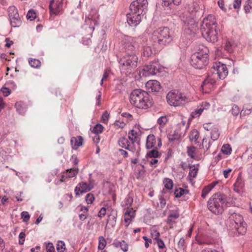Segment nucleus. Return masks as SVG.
Segmentation results:
<instances>
[{
    "mask_svg": "<svg viewBox=\"0 0 252 252\" xmlns=\"http://www.w3.org/2000/svg\"><path fill=\"white\" fill-rule=\"evenodd\" d=\"M200 31L202 36L207 41L215 43L218 40L219 30L217 29V22L214 15H209L203 19Z\"/></svg>",
    "mask_w": 252,
    "mask_h": 252,
    "instance_id": "1",
    "label": "nucleus"
},
{
    "mask_svg": "<svg viewBox=\"0 0 252 252\" xmlns=\"http://www.w3.org/2000/svg\"><path fill=\"white\" fill-rule=\"evenodd\" d=\"M214 78L208 76L202 82L201 87L205 93H208V90H210L216 83L214 79L217 77L220 79H224L228 75V71L225 64L220 62L215 63L212 67Z\"/></svg>",
    "mask_w": 252,
    "mask_h": 252,
    "instance_id": "2",
    "label": "nucleus"
},
{
    "mask_svg": "<svg viewBox=\"0 0 252 252\" xmlns=\"http://www.w3.org/2000/svg\"><path fill=\"white\" fill-rule=\"evenodd\" d=\"M129 101L134 107L147 109L153 105L152 98L146 91L141 89L132 91L129 96Z\"/></svg>",
    "mask_w": 252,
    "mask_h": 252,
    "instance_id": "3",
    "label": "nucleus"
},
{
    "mask_svg": "<svg viewBox=\"0 0 252 252\" xmlns=\"http://www.w3.org/2000/svg\"><path fill=\"white\" fill-rule=\"evenodd\" d=\"M228 201L224 194H213L208 201V209L214 214H220L226 208Z\"/></svg>",
    "mask_w": 252,
    "mask_h": 252,
    "instance_id": "4",
    "label": "nucleus"
},
{
    "mask_svg": "<svg viewBox=\"0 0 252 252\" xmlns=\"http://www.w3.org/2000/svg\"><path fill=\"white\" fill-rule=\"evenodd\" d=\"M173 39V32L167 27L159 28L155 31L151 39L155 45H166L170 43Z\"/></svg>",
    "mask_w": 252,
    "mask_h": 252,
    "instance_id": "5",
    "label": "nucleus"
},
{
    "mask_svg": "<svg viewBox=\"0 0 252 252\" xmlns=\"http://www.w3.org/2000/svg\"><path fill=\"white\" fill-rule=\"evenodd\" d=\"M227 225L230 229H235L239 234L245 232L246 224L243 222V217L239 214H231L227 220Z\"/></svg>",
    "mask_w": 252,
    "mask_h": 252,
    "instance_id": "6",
    "label": "nucleus"
},
{
    "mask_svg": "<svg viewBox=\"0 0 252 252\" xmlns=\"http://www.w3.org/2000/svg\"><path fill=\"white\" fill-rule=\"evenodd\" d=\"M137 57L134 54L127 53V55L119 60L121 70H131L135 68L137 65Z\"/></svg>",
    "mask_w": 252,
    "mask_h": 252,
    "instance_id": "7",
    "label": "nucleus"
},
{
    "mask_svg": "<svg viewBox=\"0 0 252 252\" xmlns=\"http://www.w3.org/2000/svg\"><path fill=\"white\" fill-rule=\"evenodd\" d=\"M166 99L169 104L177 107L184 105L186 102L187 97L181 93L174 90L167 94Z\"/></svg>",
    "mask_w": 252,
    "mask_h": 252,
    "instance_id": "8",
    "label": "nucleus"
},
{
    "mask_svg": "<svg viewBox=\"0 0 252 252\" xmlns=\"http://www.w3.org/2000/svg\"><path fill=\"white\" fill-rule=\"evenodd\" d=\"M90 16L86 19L83 28L87 31L88 33L92 34L95 25L98 24L97 19L98 18L99 15L97 14L96 10L92 9Z\"/></svg>",
    "mask_w": 252,
    "mask_h": 252,
    "instance_id": "9",
    "label": "nucleus"
},
{
    "mask_svg": "<svg viewBox=\"0 0 252 252\" xmlns=\"http://www.w3.org/2000/svg\"><path fill=\"white\" fill-rule=\"evenodd\" d=\"M162 68V66L159 64L158 62L154 61L144 66L140 73L143 76H149L161 72Z\"/></svg>",
    "mask_w": 252,
    "mask_h": 252,
    "instance_id": "10",
    "label": "nucleus"
},
{
    "mask_svg": "<svg viewBox=\"0 0 252 252\" xmlns=\"http://www.w3.org/2000/svg\"><path fill=\"white\" fill-rule=\"evenodd\" d=\"M148 7L147 0H136L133 1L129 6V10L134 13H138L140 15L144 14Z\"/></svg>",
    "mask_w": 252,
    "mask_h": 252,
    "instance_id": "11",
    "label": "nucleus"
},
{
    "mask_svg": "<svg viewBox=\"0 0 252 252\" xmlns=\"http://www.w3.org/2000/svg\"><path fill=\"white\" fill-rule=\"evenodd\" d=\"M64 5V0H51L49 5L50 14L57 15L62 13Z\"/></svg>",
    "mask_w": 252,
    "mask_h": 252,
    "instance_id": "12",
    "label": "nucleus"
},
{
    "mask_svg": "<svg viewBox=\"0 0 252 252\" xmlns=\"http://www.w3.org/2000/svg\"><path fill=\"white\" fill-rule=\"evenodd\" d=\"M208 61L206 57H201L194 54L191 57L190 64L195 68L200 69L207 64Z\"/></svg>",
    "mask_w": 252,
    "mask_h": 252,
    "instance_id": "13",
    "label": "nucleus"
},
{
    "mask_svg": "<svg viewBox=\"0 0 252 252\" xmlns=\"http://www.w3.org/2000/svg\"><path fill=\"white\" fill-rule=\"evenodd\" d=\"M135 41L134 38L130 36H125L123 39V46L126 52L132 53L135 48Z\"/></svg>",
    "mask_w": 252,
    "mask_h": 252,
    "instance_id": "14",
    "label": "nucleus"
},
{
    "mask_svg": "<svg viewBox=\"0 0 252 252\" xmlns=\"http://www.w3.org/2000/svg\"><path fill=\"white\" fill-rule=\"evenodd\" d=\"M162 145L161 139L156 138L154 135H150L147 138L146 147L147 149L160 148Z\"/></svg>",
    "mask_w": 252,
    "mask_h": 252,
    "instance_id": "15",
    "label": "nucleus"
},
{
    "mask_svg": "<svg viewBox=\"0 0 252 252\" xmlns=\"http://www.w3.org/2000/svg\"><path fill=\"white\" fill-rule=\"evenodd\" d=\"M127 23L131 27H136L141 21V15L132 11L126 15Z\"/></svg>",
    "mask_w": 252,
    "mask_h": 252,
    "instance_id": "16",
    "label": "nucleus"
},
{
    "mask_svg": "<svg viewBox=\"0 0 252 252\" xmlns=\"http://www.w3.org/2000/svg\"><path fill=\"white\" fill-rule=\"evenodd\" d=\"M94 187L92 183L87 184L86 182H81L75 187L74 191L76 195H79L80 194L90 191Z\"/></svg>",
    "mask_w": 252,
    "mask_h": 252,
    "instance_id": "17",
    "label": "nucleus"
},
{
    "mask_svg": "<svg viewBox=\"0 0 252 252\" xmlns=\"http://www.w3.org/2000/svg\"><path fill=\"white\" fill-rule=\"evenodd\" d=\"M210 107V104L209 102H203L194 111L191 113L190 116L192 118L199 117L204 111L208 110Z\"/></svg>",
    "mask_w": 252,
    "mask_h": 252,
    "instance_id": "18",
    "label": "nucleus"
},
{
    "mask_svg": "<svg viewBox=\"0 0 252 252\" xmlns=\"http://www.w3.org/2000/svg\"><path fill=\"white\" fill-rule=\"evenodd\" d=\"M146 88L149 92H158L160 89V84L157 80H149L146 84Z\"/></svg>",
    "mask_w": 252,
    "mask_h": 252,
    "instance_id": "19",
    "label": "nucleus"
},
{
    "mask_svg": "<svg viewBox=\"0 0 252 252\" xmlns=\"http://www.w3.org/2000/svg\"><path fill=\"white\" fill-rule=\"evenodd\" d=\"M135 217V211L133 208L126 209L124 214V220L127 227Z\"/></svg>",
    "mask_w": 252,
    "mask_h": 252,
    "instance_id": "20",
    "label": "nucleus"
},
{
    "mask_svg": "<svg viewBox=\"0 0 252 252\" xmlns=\"http://www.w3.org/2000/svg\"><path fill=\"white\" fill-rule=\"evenodd\" d=\"M118 143L120 146L126 150L132 152H134L135 150V148L133 147V145H132V144H130L128 139L126 138H121L119 139Z\"/></svg>",
    "mask_w": 252,
    "mask_h": 252,
    "instance_id": "21",
    "label": "nucleus"
},
{
    "mask_svg": "<svg viewBox=\"0 0 252 252\" xmlns=\"http://www.w3.org/2000/svg\"><path fill=\"white\" fill-rule=\"evenodd\" d=\"M233 186L235 191L239 193L243 191L244 182L240 176H238Z\"/></svg>",
    "mask_w": 252,
    "mask_h": 252,
    "instance_id": "22",
    "label": "nucleus"
},
{
    "mask_svg": "<svg viewBox=\"0 0 252 252\" xmlns=\"http://www.w3.org/2000/svg\"><path fill=\"white\" fill-rule=\"evenodd\" d=\"M83 139L81 136H78L76 137H73L70 140L71 145L74 149H77L82 145Z\"/></svg>",
    "mask_w": 252,
    "mask_h": 252,
    "instance_id": "23",
    "label": "nucleus"
},
{
    "mask_svg": "<svg viewBox=\"0 0 252 252\" xmlns=\"http://www.w3.org/2000/svg\"><path fill=\"white\" fill-rule=\"evenodd\" d=\"M179 217V213L177 210L171 212L168 215L166 222L167 224H172L175 222V220Z\"/></svg>",
    "mask_w": 252,
    "mask_h": 252,
    "instance_id": "24",
    "label": "nucleus"
},
{
    "mask_svg": "<svg viewBox=\"0 0 252 252\" xmlns=\"http://www.w3.org/2000/svg\"><path fill=\"white\" fill-rule=\"evenodd\" d=\"M133 202V199L130 195V193H129L122 202V205L124 208H125V209L131 208L130 206H131Z\"/></svg>",
    "mask_w": 252,
    "mask_h": 252,
    "instance_id": "25",
    "label": "nucleus"
},
{
    "mask_svg": "<svg viewBox=\"0 0 252 252\" xmlns=\"http://www.w3.org/2000/svg\"><path fill=\"white\" fill-rule=\"evenodd\" d=\"M10 25L12 27L18 28L22 24V20H21L20 16L14 17L9 18Z\"/></svg>",
    "mask_w": 252,
    "mask_h": 252,
    "instance_id": "26",
    "label": "nucleus"
},
{
    "mask_svg": "<svg viewBox=\"0 0 252 252\" xmlns=\"http://www.w3.org/2000/svg\"><path fill=\"white\" fill-rule=\"evenodd\" d=\"M77 173V169L70 168L69 169L66 170V172L63 173V174L62 175V177L65 179L67 178H72L75 176Z\"/></svg>",
    "mask_w": 252,
    "mask_h": 252,
    "instance_id": "27",
    "label": "nucleus"
},
{
    "mask_svg": "<svg viewBox=\"0 0 252 252\" xmlns=\"http://www.w3.org/2000/svg\"><path fill=\"white\" fill-rule=\"evenodd\" d=\"M198 52L195 54L199 55L200 56L206 57L207 58H208V54L209 53V50L208 48L203 45H199L198 47Z\"/></svg>",
    "mask_w": 252,
    "mask_h": 252,
    "instance_id": "28",
    "label": "nucleus"
},
{
    "mask_svg": "<svg viewBox=\"0 0 252 252\" xmlns=\"http://www.w3.org/2000/svg\"><path fill=\"white\" fill-rule=\"evenodd\" d=\"M9 18L19 16L18 9L15 6H10L8 8Z\"/></svg>",
    "mask_w": 252,
    "mask_h": 252,
    "instance_id": "29",
    "label": "nucleus"
},
{
    "mask_svg": "<svg viewBox=\"0 0 252 252\" xmlns=\"http://www.w3.org/2000/svg\"><path fill=\"white\" fill-rule=\"evenodd\" d=\"M181 136V133L180 130L177 129L174 131L172 134H169L168 136V139L170 141H173L176 140L180 139Z\"/></svg>",
    "mask_w": 252,
    "mask_h": 252,
    "instance_id": "30",
    "label": "nucleus"
},
{
    "mask_svg": "<svg viewBox=\"0 0 252 252\" xmlns=\"http://www.w3.org/2000/svg\"><path fill=\"white\" fill-rule=\"evenodd\" d=\"M116 247H120L121 249L124 252H126L128 250V246L127 244L125 241H117L113 243Z\"/></svg>",
    "mask_w": 252,
    "mask_h": 252,
    "instance_id": "31",
    "label": "nucleus"
},
{
    "mask_svg": "<svg viewBox=\"0 0 252 252\" xmlns=\"http://www.w3.org/2000/svg\"><path fill=\"white\" fill-rule=\"evenodd\" d=\"M137 132L133 129L131 130L128 133V138L131 141L132 145L137 141Z\"/></svg>",
    "mask_w": 252,
    "mask_h": 252,
    "instance_id": "32",
    "label": "nucleus"
},
{
    "mask_svg": "<svg viewBox=\"0 0 252 252\" xmlns=\"http://www.w3.org/2000/svg\"><path fill=\"white\" fill-rule=\"evenodd\" d=\"M189 138L191 142H195L196 143H197V140L199 138V132L196 129L192 130L189 135Z\"/></svg>",
    "mask_w": 252,
    "mask_h": 252,
    "instance_id": "33",
    "label": "nucleus"
},
{
    "mask_svg": "<svg viewBox=\"0 0 252 252\" xmlns=\"http://www.w3.org/2000/svg\"><path fill=\"white\" fill-rule=\"evenodd\" d=\"M29 63L30 66L33 68H39L41 65L40 61L36 59L30 58L29 59Z\"/></svg>",
    "mask_w": 252,
    "mask_h": 252,
    "instance_id": "34",
    "label": "nucleus"
},
{
    "mask_svg": "<svg viewBox=\"0 0 252 252\" xmlns=\"http://www.w3.org/2000/svg\"><path fill=\"white\" fill-rule=\"evenodd\" d=\"M15 107L17 111L21 115L25 114L26 110L25 107L23 106V104L21 102H17L15 103Z\"/></svg>",
    "mask_w": 252,
    "mask_h": 252,
    "instance_id": "35",
    "label": "nucleus"
},
{
    "mask_svg": "<svg viewBox=\"0 0 252 252\" xmlns=\"http://www.w3.org/2000/svg\"><path fill=\"white\" fill-rule=\"evenodd\" d=\"M189 193L188 190L184 189L181 188L176 189L174 192L175 197L177 198L180 197L184 194H187Z\"/></svg>",
    "mask_w": 252,
    "mask_h": 252,
    "instance_id": "36",
    "label": "nucleus"
},
{
    "mask_svg": "<svg viewBox=\"0 0 252 252\" xmlns=\"http://www.w3.org/2000/svg\"><path fill=\"white\" fill-rule=\"evenodd\" d=\"M220 136V133L219 132V130L218 128L214 127L211 129V138L213 141L217 140Z\"/></svg>",
    "mask_w": 252,
    "mask_h": 252,
    "instance_id": "37",
    "label": "nucleus"
},
{
    "mask_svg": "<svg viewBox=\"0 0 252 252\" xmlns=\"http://www.w3.org/2000/svg\"><path fill=\"white\" fill-rule=\"evenodd\" d=\"M215 185H210L205 187L202 191L201 196L202 198H205L207 196L209 192L214 188Z\"/></svg>",
    "mask_w": 252,
    "mask_h": 252,
    "instance_id": "38",
    "label": "nucleus"
},
{
    "mask_svg": "<svg viewBox=\"0 0 252 252\" xmlns=\"http://www.w3.org/2000/svg\"><path fill=\"white\" fill-rule=\"evenodd\" d=\"M182 0H162V5L165 6H168L170 4L173 3L174 5H178L181 2Z\"/></svg>",
    "mask_w": 252,
    "mask_h": 252,
    "instance_id": "39",
    "label": "nucleus"
},
{
    "mask_svg": "<svg viewBox=\"0 0 252 252\" xmlns=\"http://www.w3.org/2000/svg\"><path fill=\"white\" fill-rule=\"evenodd\" d=\"M163 184L165 188L167 189H171L173 188V181L169 178H165L163 180Z\"/></svg>",
    "mask_w": 252,
    "mask_h": 252,
    "instance_id": "40",
    "label": "nucleus"
},
{
    "mask_svg": "<svg viewBox=\"0 0 252 252\" xmlns=\"http://www.w3.org/2000/svg\"><path fill=\"white\" fill-rule=\"evenodd\" d=\"M104 127L101 124L96 125L93 128V132L95 134H99L102 132Z\"/></svg>",
    "mask_w": 252,
    "mask_h": 252,
    "instance_id": "41",
    "label": "nucleus"
},
{
    "mask_svg": "<svg viewBox=\"0 0 252 252\" xmlns=\"http://www.w3.org/2000/svg\"><path fill=\"white\" fill-rule=\"evenodd\" d=\"M252 111V107L251 106L244 107L240 112V116L243 117L250 115Z\"/></svg>",
    "mask_w": 252,
    "mask_h": 252,
    "instance_id": "42",
    "label": "nucleus"
},
{
    "mask_svg": "<svg viewBox=\"0 0 252 252\" xmlns=\"http://www.w3.org/2000/svg\"><path fill=\"white\" fill-rule=\"evenodd\" d=\"M221 151L222 152V153L228 155L231 154L232 152V149L230 145L225 144L222 146Z\"/></svg>",
    "mask_w": 252,
    "mask_h": 252,
    "instance_id": "43",
    "label": "nucleus"
},
{
    "mask_svg": "<svg viewBox=\"0 0 252 252\" xmlns=\"http://www.w3.org/2000/svg\"><path fill=\"white\" fill-rule=\"evenodd\" d=\"M190 171L189 176L192 178H195L197 176L198 169L194 165L190 166Z\"/></svg>",
    "mask_w": 252,
    "mask_h": 252,
    "instance_id": "44",
    "label": "nucleus"
},
{
    "mask_svg": "<svg viewBox=\"0 0 252 252\" xmlns=\"http://www.w3.org/2000/svg\"><path fill=\"white\" fill-rule=\"evenodd\" d=\"M156 241L158 248L160 249L159 252H166V249L164 242L161 239H158Z\"/></svg>",
    "mask_w": 252,
    "mask_h": 252,
    "instance_id": "45",
    "label": "nucleus"
},
{
    "mask_svg": "<svg viewBox=\"0 0 252 252\" xmlns=\"http://www.w3.org/2000/svg\"><path fill=\"white\" fill-rule=\"evenodd\" d=\"M106 245V242L104 238L102 236H100L98 238V249L99 250H103Z\"/></svg>",
    "mask_w": 252,
    "mask_h": 252,
    "instance_id": "46",
    "label": "nucleus"
},
{
    "mask_svg": "<svg viewBox=\"0 0 252 252\" xmlns=\"http://www.w3.org/2000/svg\"><path fill=\"white\" fill-rule=\"evenodd\" d=\"M152 50L150 46H144L143 50V55L148 57L152 54Z\"/></svg>",
    "mask_w": 252,
    "mask_h": 252,
    "instance_id": "47",
    "label": "nucleus"
},
{
    "mask_svg": "<svg viewBox=\"0 0 252 252\" xmlns=\"http://www.w3.org/2000/svg\"><path fill=\"white\" fill-rule=\"evenodd\" d=\"M65 249V244L62 241H59L57 244V250L58 252H63Z\"/></svg>",
    "mask_w": 252,
    "mask_h": 252,
    "instance_id": "48",
    "label": "nucleus"
},
{
    "mask_svg": "<svg viewBox=\"0 0 252 252\" xmlns=\"http://www.w3.org/2000/svg\"><path fill=\"white\" fill-rule=\"evenodd\" d=\"M158 149L154 148L151 151L147 154V155L149 158H158L159 156L158 152L157 150Z\"/></svg>",
    "mask_w": 252,
    "mask_h": 252,
    "instance_id": "49",
    "label": "nucleus"
},
{
    "mask_svg": "<svg viewBox=\"0 0 252 252\" xmlns=\"http://www.w3.org/2000/svg\"><path fill=\"white\" fill-rule=\"evenodd\" d=\"M233 44L231 40H227L224 45V49L228 52H231L233 51Z\"/></svg>",
    "mask_w": 252,
    "mask_h": 252,
    "instance_id": "50",
    "label": "nucleus"
},
{
    "mask_svg": "<svg viewBox=\"0 0 252 252\" xmlns=\"http://www.w3.org/2000/svg\"><path fill=\"white\" fill-rule=\"evenodd\" d=\"M188 155L192 158H193L196 155L195 148L194 147H188L187 150Z\"/></svg>",
    "mask_w": 252,
    "mask_h": 252,
    "instance_id": "51",
    "label": "nucleus"
},
{
    "mask_svg": "<svg viewBox=\"0 0 252 252\" xmlns=\"http://www.w3.org/2000/svg\"><path fill=\"white\" fill-rule=\"evenodd\" d=\"M36 17V13L34 10L33 9L30 10L27 14V18L30 21L33 20Z\"/></svg>",
    "mask_w": 252,
    "mask_h": 252,
    "instance_id": "52",
    "label": "nucleus"
},
{
    "mask_svg": "<svg viewBox=\"0 0 252 252\" xmlns=\"http://www.w3.org/2000/svg\"><path fill=\"white\" fill-rule=\"evenodd\" d=\"M245 12L249 13L252 9V0H247L246 5L244 6Z\"/></svg>",
    "mask_w": 252,
    "mask_h": 252,
    "instance_id": "53",
    "label": "nucleus"
},
{
    "mask_svg": "<svg viewBox=\"0 0 252 252\" xmlns=\"http://www.w3.org/2000/svg\"><path fill=\"white\" fill-rule=\"evenodd\" d=\"M110 70L109 69L107 68L105 70L103 75V76H102V78L100 81L101 85H102L104 81L106 80V79L108 78V77L109 76V75L110 74Z\"/></svg>",
    "mask_w": 252,
    "mask_h": 252,
    "instance_id": "54",
    "label": "nucleus"
},
{
    "mask_svg": "<svg viewBox=\"0 0 252 252\" xmlns=\"http://www.w3.org/2000/svg\"><path fill=\"white\" fill-rule=\"evenodd\" d=\"M86 202L87 203V204H92L94 199V194H93L92 193H88L87 194V195L86 196Z\"/></svg>",
    "mask_w": 252,
    "mask_h": 252,
    "instance_id": "55",
    "label": "nucleus"
},
{
    "mask_svg": "<svg viewBox=\"0 0 252 252\" xmlns=\"http://www.w3.org/2000/svg\"><path fill=\"white\" fill-rule=\"evenodd\" d=\"M21 217L24 222H27L30 220V215L28 212L24 211L21 213Z\"/></svg>",
    "mask_w": 252,
    "mask_h": 252,
    "instance_id": "56",
    "label": "nucleus"
},
{
    "mask_svg": "<svg viewBox=\"0 0 252 252\" xmlns=\"http://www.w3.org/2000/svg\"><path fill=\"white\" fill-rule=\"evenodd\" d=\"M25 237H26V234L24 232H21V233H20V234L19 235V244L20 245H22L24 244Z\"/></svg>",
    "mask_w": 252,
    "mask_h": 252,
    "instance_id": "57",
    "label": "nucleus"
},
{
    "mask_svg": "<svg viewBox=\"0 0 252 252\" xmlns=\"http://www.w3.org/2000/svg\"><path fill=\"white\" fill-rule=\"evenodd\" d=\"M167 122V118L166 116L160 117L158 120V123L160 125H164Z\"/></svg>",
    "mask_w": 252,
    "mask_h": 252,
    "instance_id": "58",
    "label": "nucleus"
},
{
    "mask_svg": "<svg viewBox=\"0 0 252 252\" xmlns=\"http://www.w3.org/2000/svg\"><path fill=\"white\" fill-rule=\"evenodd\" d=\"M109 118V114L107 112L105 111L102 115L101 119L102 121L104 123H107Z\"/></svg>",
    "mask_w": 252,
    "mask_h": 252,
    "instance_id": "59",
    "label": "nucleus"
},
{
    "mask_svg": "<svg viewBox=\"0 0 252 252\" xmlns=\"http://www.w3.org/2000/svg\"><path fill=\"white\" fill-rule=\"evenodd\" d=\"M46 250L47 252H55V248L52 243H49L46 245Z\"/></svg>",
    "mask_w": 252,
    "mask_h": 252,
    "instance_id": "60",
    "label": "nucleus"
},
{
    "mask_svg": "<svg viewBox=\"0 0 252 252\" xmlns=\"http://www.w3.org/2000/svg\"><path fill=\"white\" fill-rule=\"evenodd\" d=\"M240 112V110L237 106L234 105L233 106L231 110L232 114L234 116H237Z\"/></svg>",
    "mask_w": 252,
    "mask_h": 252,
    "instance_id": "61",
    "label": "nucleus"
},
{
    "mask_svg": "<svg viewBox=\"0 0 252 252\" xmlns=\"http://www.w3.org/2000/svg\"><path fill=\"white\" fill-rule=\"evenodd\" d=\"M1 92L4 96H7L10 94L11 91L8 88L2 87L1 89Z\"/></svg>",
    "mask_w": 252,
    "mask_h": 252,
    "instance_id": "62",
    "label": "nucleus"
},
{
    "mask_svg": "<svg viewBox=\"0 0 252 252\" xmlns=\"http://www.w3.org/2000/svg\"><path fill=\"white\" fill-rule=\"evenodd\" d=\"M159 200L161 207L163 208L165 206L166 202L162 195L159 196Z\"/></svg>",
    "mask_w": 252,
    "mask_h": 252,
    "instance_id": "63",
    "label": "nucleus"
},
{
    "mask_svg": "<svg viewBox=\"0 0 252 252\" xmlns=\"http://www.w3.org/2000/svg\"><path fill=\"white\" fill-rule=\"evenodd\" d=\"M106 214V209L105 207H102L101 208V209L99 210L98 216L100 218L103 217Z\"/></svg>",
    "mask_w": 252,
    "mask_h": 252,
    "instance_id": "64",
    "label": "nucleus"
}]
</instances>
